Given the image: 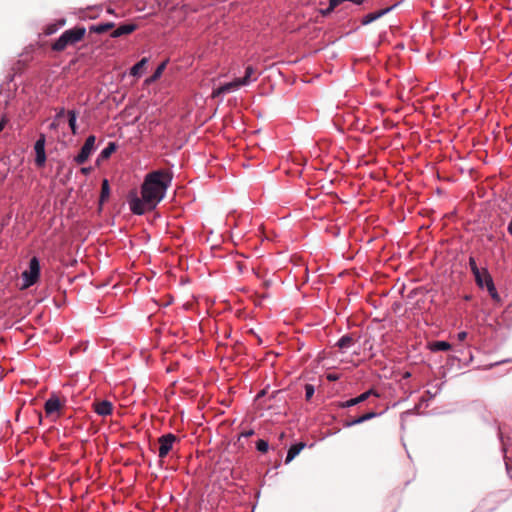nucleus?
Instances as JSON below:
<instances>
[{
    "label": "nucleus",
    "instance_id": "obj_1",
    "mask_svg": "<svg viewBox=\"0 0 512 512\" xmlns=\"http://www.w3.org/2000/svg\"><path fill=\"white\" fill-rule=\"evenodd\" d=\"M171 181L172 176L166 171L157 170L148 173L141 186V198L135 192L129 196L130 210L137 215L153 210L165 197Z\"/></svg>",
    "mask_w": 512,
    "mask_h": 512
},
{
    "label": "nucleus",
    "instance_id": "obj_2",
    "mask_svg": "<svg viewBox=\"0 0 512 512\" xmlns=\"http://www.w3.org/2000/svg\"><path fill=\"white\" fill-rule=\"evenodd\" d=\"M86 34L84 27H74L64 31L61 36L52 44V50L63 51L69 46L80 42Z\"/></svg>",
    "mask_w": 512,
    "mask_h": 512
},
{
    "label": "nucleus",
    "instance_id": "obj_3",
    "mask_svg": "<svg viewBox=\"0 0 512 512\" xmlns=\"http://www.w3.org/2000/svg\"><path fill=\"white\" fill-rule=\"evenodd\" d=\"M40 275V263L36 257L29 262V268L22 273V289H26L35 284Z\"/></svg>",
    "mask_w": 512,
    "mask_h": 512
},
{
    "label": "nucleus",
    "instance_id": "obj_4",
    "mask_svg": "<svg viewBox=\"0 0 512 512\" xmlns=\"http://www.w3.org/2000/svg\"><path fill=\"white\" fill-rule=\"evenodd\" d=\"M63 404L58 397H50L44 405L46 417L51 421H56L60 418Z\"/></svg>",
    "mask_w": 512,
    "mask_h": 512
},
{
    "label": "nucleus",
    "instance_id": "obj_5",
    "mask_svg": "<svg viewBox=\"0 0 512 512\" xmlns=\"http://www.w3.org/2000/svg\"><path fill=\"white\" fill-rule=\"evenodd\" d=\"M95 142H96V137L94 135H90L89 137H87L79 154L75 157V162L77 164H83L84 162H86L88 160V158L90 157L91 153L93 152V150L95 148Z\"/></svg>",
    "mask_w": 512,
    "mask_h": 512
},
{
    "label": "nucleus",
    "instance_id": "obj_6",
    "mask_svg": "<svg viewBox=\"0 0 512 512\" xmlns=\"http://www.w3.org/2000/svg\"><path fill=\"white\" fill-rule=\"evenodd\" d=\"M177 437L174 434L168 433L159 438V457L164 458L172 450L173 444L176 442Z\"/></svg>",
    "mask_w": 512,
    "mask_h": 512
},
{
    "label": "nucleus",
    "instance_id": "obj_7",
    "mask_svg": "<svg viewBox=\"0 0 512 512\" xmlns=\"http://www.w3.org/2000/svg\"><path fill=\"white\" fill-rule=\"evenodd\" d=\"M244 86L242 84V82L240 81L239 78L229 82V83H226L216 89L213 90L212 92V97L213 98H217L221 95H224V94H228V93H231V92H234L236 90H238L240 87Z\"/></svg>",
    "mask_w": 512,
    "mask_h": 512
},
{
    "label": "nucleus",
    "instance_id": "obj_8",
    "mask_svg": "<svg viewBox=\"0 0 512 512\" xmlns=\"http://www.w3.org/2000/svg\"><path fill=\"white\" fill-rule=\"evenodd\" d=\"M36 158L35 162L37 166L41 167L46 162V154H45V137L41 136L35 143L34 146Z\"/></svg>",
    "mask_w": 512,
    "mask_h": 512
},
{
    "label": "nucleus",
    "instance_id": "obj_9",
    "mask_svg": "<svg viewBox=\"0 0 512 512\" xmlns=\"http://www.w3.org/2000/svg\"><path fill=\"white\" fill-rule=\"evenodd\" d=\"M94 411L100 416H108L113 411V405L110 401L103 400L100 402H95L93 404Z\"/></svg>",
    "mask_w": 512,
    "mask_h": 512
},
{
    "label": "nucleus",
    "instance_id": "obj_10",
    "mask_svg": "<svg viewBox=\"0 0 512 512\" xmlns=\"http://www.w3.org/2000/svg\"><path fill=\"white\" fill-rule=\"evenodd\" d=\"M394 6H391V7H388V8H383V9H380V10H377V11H374V12H371V13H368L366 14L363 19H362V23L364 25L366 24H369L375 20H377L378 18H380L381 16L385 15L386 13H388L389 11H391L394 7Z\"/></svg>",
    "mask_w": 512,
    "mask_h": 512
},
{
    "label": "nucleus",
    "instance_id": "obj_11",
    "mask_svg": "<svg viewBox=\"0 0 512 512\" xmlns=\"http://www.w3.org/2000/svg\"><path fill=\"white\" fill-rule=\"evenodd\" d=\"M135 29L136 26L134 24H123L112 31L111 37H121L123 35L132 33Z\"/></svg>",
    "mask_w": 512,
    "mask_h": 512
},
{
    "label": "nucleus",
    "instance_id": "obj_12",
    "mask_svg": "<svg viewBox=\"0 0 512 512\" xmlns=\"http://www.w3.org/2000/svg\"><path fill=\"white\" fill-rule=\"evenodd\" d=\"M244 86L249 85L250 83L257 80L255 76V69L252 66H247L245 69V75L242 78H239Z\"/></svg>",
    "mask_w": 512,
    "mask_h": 512
},
{
    "label": "nucleus",
    "instance_id": "obj_13",
    "mask_svg": "<svg viewBox=\"0 0 512 512\" xmlns=\"http://www.w3.org/2000/svg\"><path fill=\"white\" fill-rule=\"evenodd\" d=\"M113 27H114V24L112 22H107V23L92 25V26H90L89 29H90V32L101 34V33L111 30Z\"/></svg>",
    "mask_w": 512,
    "mask_h": 512
},
{
    "label": "nucleus",
    "instance_id": "obj_14",
    "mask_svg": "<svg viewBox=\"0 0 512 512\" xmlns=\"http://www.w3.org/2000/svg\"><path fill=\"white\" fill-rule=\"evenodd\" d=\"M304 446L305 445L303 443H297L295 445H292L288 450L286 456V463L292 461L301 452Z\"/></svg>",
    "mask_w": 512,
    "mask_h": 512
},
{
    "label": "nucleus",
    "instance_id": "obj_15",
    "mask_svg": "<svg viewBox=\"0 0 512 512\" xmlns=\"http://www.w3.org/2000/svg\"><path fill=\"white\" fill-rule=\"evenodd\" d=\"M429 348L433 352L448 351L451 349V345L446 341H435L429 344Z\"/></svg>",
    "mask_w": 512,
    "mask_h": 512
},
{
    "label": "nucleus",
    "instance_id": "obj_16",
    "mask_svg": "<svg viewBox=\"0 0 512 512\" xmlns=\"http://www.w3.org/2000/svg\"><path fill=\"white\" fill-rule=\"evenodd\" d=\"M477 285L481 288H486V277L492 278L486 269H482L479 274L474 275Z\"/></svg>",
    "mask_w": 512,
    "mask_h": 512
},
{
    "label": "nucleus",
    "instance_id": "obj_17",
    "mask_svg": "<svg viewBox=\"0 0 512 512\" xmlns=\"http://www.w3.org/2000/svg\"><path fill=\"white\" fill-rule=\"evenodd\" d=\"M486 289L487 291L489 292L490 296L496 300V301H499L500 300V296L496 290V287L494 285V282H493V279L492 278H488L486 277Z\"/></svg>",
    "mask_w": 512,
    "mask_h": 512
},
{
    "label": "nucleus",
    "instance_id": "obj_18",
    "mask_svg": "<svg viewBox=\"0 0 512 512\" xmlns=\"http://www.w3.org/2000/svg\"><path fill=\"white\" fill-rule=\"evenodd\" d=\"M116 144L114 142L108 143V145L101 151L99 159H108L113 152L116 150Z\"/></svg>",
    "mask_w": 512,
    "mask_h": 512
},
{
    "label": "nucleus",
    "instance_id": "obj_19",
    "mask_svg": "<svg viewBox=\"0 0 512 512\" xmlns=\"http://www.w3.org/2000/svg\"><path fill=\"white\" fill-rule=\"evenodd\" d=\"M148 62V59L147 58H142L138 63H136L130 70V74L132 76H140L141 75V72H142V69L144 68V66L147 64Z\"/></svg>",
    "mask_w": 512,
    "mask_h": 512
},
{
    "label": "nucleus",
    "instance_id": "obj_20",
    "mask_svg": "<svg viewBox=\"0 0 512 512\" xmlns=\"http://www.w3.org/2000/svg\"><path fill=\"white\" fill-rule=\"evenodd\" d=\"M352 344L353 338L348 335L341 337L337 342V345L340 349H348L352 346Z\"/></svg>",
    "mask_w": 512,
    "mask_h": 512
},
{
    "label": "nucleus",
    "instance_id": "obj_21",
    "mask_svg": "<svg viewBox=\"0 0 512 512\" xmlns=\"http://www.w3.org/2000/svg\"><path fill=\"white\" fill-rule=\"evenodd\" d=\"M76 120H77V115H76L75 111H73V110L68 111V123H69V127L71 128L73 134L77 133Z\"/></svg>",
    "mask_w": 512,
    "mask_h": 512
},
{
    "label": "nucleus",
    "instance_id": "obj_22",
    "mask_svg": "<svg viewBox=\"0 0 512 512\" xmlns=\"http://www.w3.org/2000/svg\"><path fill=\"white\" fill-rule=\"evenodd\" d=\"M109 195H110L109 182H108L107 179H104L102 181V186H101V195H100L101 202H103L106 199H108Z\"/></svg>",
    "mask_w": 512,
    "mask_h": 512
},
{
    "label": "nucleus",
    "instance_id": "obj_23",
    "mask_svg": "<svg viewBox=\"0 0 512 512\" xmlns=\"http://www.w3.org/2000/svg\"><path fill=\"white\" fill-rule=\"evenodd\" d=\"M167 62H168V61H164V62H162V63H161V64L156 68V70H155L154 74L152 75V77H151L150 81H155V80H157L158 78H160V77H161V75H162L163 71H164V70H165V68H166Z\"/></svg>",
    "mask_w": 512,
    "mask_h": 512
},
{
    "label": "nucleus",
    "instance_id": "obj_24",
    "mask_svg": "<svg viewBox=\"0 0 512 512\" xmlns=\"http://www.w3.org/2000/svg\"><path fill=\"white\" fill-rule=\"evenodd\" d=\"M371 395L378 396L377 392L373 389H370V390L360 394L359 396H357L356 399H357L358 404L366 401L369 398V396H371Z\"/></svg>",
    "mask_w": 512,
    "mask_h": 512
},
{
    "label": "nucleus",
    "instance_id": "obj_25",
    "mask_svg": "<svg viewBox=\"0 0 512 512\" xmlns=\"http://www.w3.org/2000/svg\"><path fill=\"white\" fill-rule=\"evenodd\" d=\"M256 448L259 452L266 453L269 449V444L265 440H259L256 443Z\"/></svg>",
    "mask_w": 512,
    "mask_h": 512
},
{
    "label": "nucleus",
    "instance_id": "obj_26",
    "mask_svg": "<svg viewBox=\"0 0 512 512\" xmlns=\"http://www.w3.org/2000/svg\"><path fill=\"white\" fill-rule=\"evenodd\" d=\"M340 2H336V1H333V2H329V6L328 8L326 9H320V12L322 14V16H326L328 15L330 12H332L335 7L339 4Z\"/></svg>",
    "mask_w": 512,
    "mask_h": 512
},
{
    "label": "nucleus",
    "instance_id": "obj_27",
    "mask_svg": "<svg viewBox=\"0 0 512 512\" xmlns=\"http://www.w3.org/2000/svg\"><path fill=\"white\" fill-rule=\"evenodd\" d=\"M315 389L314 386L311 384L305 385V398L306 400H310L312 396L314 395Z\"/></svg>",
    "mask_w": 512,
    "mask_h": 512
},
{
    "label": "nucleus",
    "instance_id": "obj_28",
    "mask_svg": "<svg viewBox=\"0 0 512 512\" xmlns=\"http://www.w3.org/2000/svg\"><path fill=\"white\" fill-rule=\"evenodd\" d=\"M469 266H470V269H471L473 275L479 274V272L481 271L478 268V266L476 264V261H475V259L473 257L469 258Z\"/></svg>",
    "mask_w": 512,
    "mask_h": 512
},
{
    "label": "nucleus",
    "instance_id": "obj_29",
    "mask_svg": "<svg viewBox=\"0 0 512 512\" xmlns=\"http://www.w3.org/2000/svg\"><path fill=\"white\" fill-rule=\"evenodd\" d=\"M376 413L375 412H368L366 414H363L362 416L359 417V421L360 423H363L365 421H368L374 417H376Z\"/></svg>",
    "mask_w": 512,
    "mask_h": 512
},
{
    "label": "nucleus",
    "instance_id": "obj_30",
    "mask_svg": "<svg viewBox=\"0 0 512 512\" xmlns=\"http://www.w3.org/2000/svg\"><path fill=\"white\" fill-rule=\"evenodd\" d=\"M357 404H358V402H357V399H356V397H355V398L349 399V400H347V401H345V402H342V403L340 404V407H342V408H348V407H351V406H354V405H357Z\"/></svg>",
    "mask_w": 512,
    "mask_h": 512
},
{
    "label": "nucleus",
    "instance_id": "obj_31",
    "mask_svg": "<svg viewBox=\"0 0 512 512\" xmlns=\"http://www.w3.org/2000/svg\"><path fill=\"white\" fill-rule=\"evenodd\" d=\"M358 424H361L360 421H359V417L358 418H355L351 421H348L345 423V427H351V426H354V425H358Z\"/></svg>",
    "mask_w": 512,
    "mask_h": 512
},
{
    "label": "nucleus",
    "instance_id": "obj_32",
    "mask_svg": "<svg viewBox=\"0 0 512 512\" xmlns=\"http://www.w3.org/2000/svg\"><path fill=\"white\" fill-rule=\"evenodd\" d=\"M466 337H467V332H465V331L459 332L457 334V339L459 341H464L466 339Z\"/></svg>",
    "mask_w": 512,
    "mask_h": 512
},
{
    "label": "nucleus",
    "instance_id": "obj_33",
    "mask_svg": "<svg viewBox=\"0 0 512 512\" xmlns=\"http://www.w3.org/2000/svg\"><path fill=\"white\" fill-rule=\"evenodd\" d=\"M254 434L253 430L244 431L240 434V437L248 438Z\"/></svg>",
    "mask_w": 512,
    "mask_h": 512
},
{
    "label": "nucleus",
    "instance_id": "obj_34",
    "mask_svg": "<svg viewBox=\"0 0 512 512\" xmlns=\"http://www.w3.org/2000/svg\"><path fill=\"white\" fill-rule=\"evenodd\" d=\"M57 29H58V27H57V26H55V25H54V26H49V27L47 28V30H46V34H48V35H49V34H52V33H54Z\"/></svg>",
    "mask_w": 512,
    "mask_h": 512
},
{
    "label": "nucleus",
    "instance_id": "obj_35",
    "mask_svg": "<svg viewBox=\"0 0 512 512\" xmlns=\"http://www.w3.org/2000/svg\"><path fill=\"white\" fill-rule=\"evenodd\" d=\"M6 123H7V120L5 118H2L0 120V132L4 129Z\"/></svg>",
    "mask_w": 512,
    "mask_h": 512
},
{
    "label": "nucleus",
    "instance_id": "obj_36",
    "mask_svg": "<svg viewBox=\"0 0 512 512\" xmlns=\"http://www.w3.org/2000/svg\"><path fill=\"white\" fill-rule=\"evenodd\" d=\"M64 113H65L64 109H61V110L57 113L56 118H57V119L61 118V117L64 115Z\"/></svg>",
    "mask_w": 512,
    "mask_h": 512
},
{
    "label": "nucleus",
    "instance_id": "obj_37",
    "mask_svg": "<svg viewBox=\"0 0 512 512\" xmlns=\"http://www.w3.org/2000/svg\"><path fill=\"white\" fill-rule=\"evenodd\" d=\"M90 18V19H93L96 17V14H94L93 12H90L89 14L85 15L84 18Z\"/></svg>",
    "mask_w": 512,
    "mask_h": 512
},
{
    "label": "nucleus",
    "instance_id": "obj_38",
    "mask_svg": "<svg viewBox=\"0 0 512 512\" xmlns=\"http://www.w3.org/2000/svg\"><path fill=\"white\" fill-rule=\"evenodd\" d=\"M327 379L330 380V381H335V380H337V376L330 374V375L327 376Z\"/></svg>",
    "mask_w": 512,
    "mask_h": 512
},
{
    "label": "nucleus",
    "instance_id": "obj_39",
    "mask_svg": "<svg viewBox=\"0 0 512 512\" xmlns=\"http://www.w3.org/2000/svg\"><path fill=\"white\" fill-rule=\"evenodd\" d=\"M81 172H82L83 174H88V173L90 172V168H86V167H84V168H82V169H81Z\"/></svg>",
    "mask_w": 512,
    "mask_h": 512
}]
</instances>
